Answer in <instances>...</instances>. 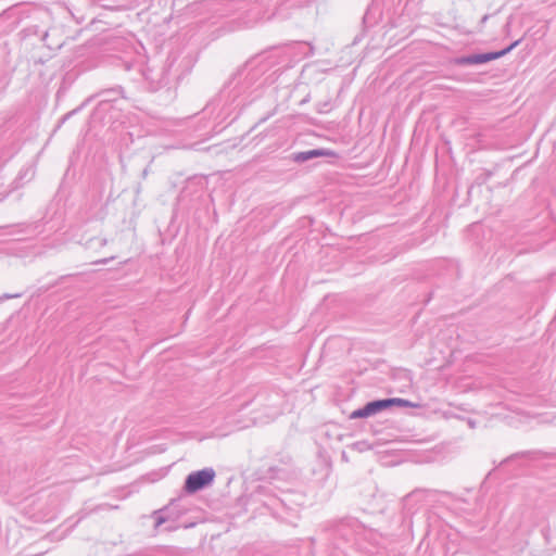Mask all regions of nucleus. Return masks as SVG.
<instances>
[{"instance_id": "6", "label": "nucleus", "mask_w": 556, "mask_h": 556, "mask_svg": "<svg viewBox=\"0 0 556 556\" xmlns=\"http://www.w3.org/2000/svg\"><path fill=\"white\" fill-rule=\"evenodd\" d=\"M294 49H296V53H300L303 56H308L313 53V47L305 42L295 43Z\"/></svg>"}, {"instance_id": "9", "label": "nucleus", "mask_w": 556, "mask_h": 556, "mask_svg": "<svg viewBox=\"0 0 556 556\" xmlns=\"http://www.w3.org/2000/svg\"><path fill=\"white\" fill-rule=\"evenodd\" d=\"M100 244H101V245H105V244H106V240H105V239H101V240H100Z\"/></svg>"}, {"instance_id": "5", "label": "nucleus", "mask_w": 556, "mask_h": 556, "mask_svg": "<svg viewBox=\"0 0 556 556\" xmlns=\"http://www.w3.org/2000/svg\"><path fill=\"white\" fill-rule=\"evenodd\" d=\"M143 76L148 81H150L153 85L154 89L161 87L166 80L165 72L163 68H161L156 73L153 70L148 68L147 71H144Z\"/></svg>"}, {"instance_id": "4", "label": "nucleus", "mask_w": 556, "mask_h": 556, "mask_svg": "<svg viewBox=\"0 0 556 556\" xmlns=\"http://www.w3.org/2000/svg\"><path fill=\"white\" fill-rule=\"evenodd\" d=\"M330 152L325 149H313L308 151H301V152H294L291 155V160L295 163L302 164L309 160L320 157V156H327Z\"/></svg>"}, {"instance_id": "2", "label": "nucleus", "mask_w": 556, "mask_h": 556, "mask_svg": "<svg viewBox=\"0 0 556 556\" xmlns=\"http://www.w3.org/2000/svg\"><path fill=\"white\" fill-rule=\"evenodd\" d=\"M519 43H520V40H516L511 45H509L507 48H505L501 51L458 56L454 60V64L459 65V66H465V65H478V64L488 63L490 61H493V60H496V59H500V58L506 55L514 48H516Z\"/></svg>"}, {"instance_id": "7", "label": "nucleus", "mask_w": 556, "mask_h": 556, "mask_svg": "<svg viewBox=\"0 0 556 556\" xmlns=\"http://www.w3.org/2000/svg\"><path fill=\"white\" fill-rule=\"evenodd\" d=\"M165 521H166V519H165L163 516H161V515L156 514V518H155V528L160 527V526H161L162 523H164Z\"/></svg>"}, {"instance_id": "1", "label": "nucleus", "mask_w": 556, "mask_h": 556, "mask_svg": "<svg viewBox=\"0 0 556 556\" xmlns=\"http://www.w3.org/2000/svg\"><path fill=\"white\" fill-rule=\"evenodd\" d=\"M401 406V407H416L415 404L412 402L404 400V399H383V400H376L368 402L364 407L358 408L351 413L350 418L356 419V418H367L369 416H374L377 413L389 408L391 406Z\"/></svg>"}, {"instance_id": "8", "label": "nucleus", "mask_w": 556, "mask_h": 556, "mask_svg": "<svg viewBox=\"0 0 556 556\" xmlns=\"http://www.w3.org/2000/svg\"><path fill=\"white\" fill-rule=\"evenodd\" d=\"M109 260L110 258H104V260L96 262V264H106L109 262Z\"/></svg>"}, {"instance_id": "10", "label": "nucleus", "mask_w": 556, "mask_h": 556, "mask_svg": "<svg viewBox=\"0 0 556 556\" xmlns=\"http://www.w3.org/2000/svg\"><path fill=\"white\" fill-rule=\"evenodd\" d=\"M4 298L10 299V298H13V295L5 294Z\"/></svg>"}, {"instance_id": "3", "label": "nucleus", "mask_w": 556, "mask_h": 556, "mask_svg": "<svg viewBox=\"0 0 556 556\" xmlns=\"http://www.w3.org/2000/svg\"><path fill=\"white\" fill-rule=\"evenodd\" d=\"M215 478L213 468H204L189 473L185 480V491L187 493H195L210 485Z\"/></svg>"}]
</instances>
